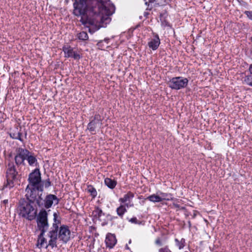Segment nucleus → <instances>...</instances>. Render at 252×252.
I'll use <instances>...</instances> for the list:
<instances>
[{
	"instance_id": "nucleus-37",
	"label": "nucleus",
	"mask_w": 252,
	"mask_h": 252,
	"mask_svg": "<svg viewBox=\"0 0 252 252\" xmlns=\"http://www.w3.org/2000/svg\"><path fill=\"white\" fill-rule=\"evenodd\" d=\"M3 202H4V203H7V202H8V200H4L3 201Z\"/></svg>"
},
{
	"instance_id": "nucleus-20",
	"label": "nucleus",
	"mask_w": 252,
	"mask_h": 252,
	"mask_svg": "<svg viewBox=\"0 0 252 252\" xmlns=\"http://www.w3.org/2000/svg\"><path fill=\"white\" fill-rule=\"evenodd\" d=\"M146 199H148L149 201H150L151 202H152L154 203L161 202V198L160 197L159 193H158L156 194H152V195L148 196L147 197Z\"/></svg>"
},
{
	"instance_id": "nucleus-35",
	"label": "nucleus",
	"mask_w": 252,
	"mask_h": 252,
	"mask_svg": "<svg viewBox=\"0 0 252 252\" xmlns=\"http://www.w3.org/2000/svg\"><path fill=\"white\" fill-rule=\"evenodd\" d=\"M250 73L252 75V63L250 64L249 68Z\"/></svg>"
},
{
	"instance_id": "nucleus-17",
	"label": "nucleus",
	"mask_w": 252,
	"mask_h": 252,
	"mask_svg": "<svg viewBox=\"0 0 252 252\" xmlns=\"http://www.w3.org/2000/svg\"><path fill=\"white\" fill-rule=\"evenodd\" d=\"M100 116L96 115L94 116V119L91 121L88 125V129L91 132L95 131L97 124L99 123Z\"/></svg>"
},
{
	"instance_id": "nucleus-26",
	"label": "nucleus",
	"mask_w": 252,
	"mask_h": 252,
	"mask_svg": "<svg viewBox=\"0 0 252 252\" xmlns=\"http://www.w3.org/2000/svg\"><path fill=\"white\" fill-rule=\"evenodd\" d=\"M77 37L81 40H86L89 38L87 33L85 32H82L77 34Z\"/></svg>"
},
{
	"instance_id": "nucleus-28",
	"label": "nucleus",
	"mask_w": 252,
	"mask_h": 252,
	"mask_svg": "<svg viewBox=\"0 0 252 252\" xmlns=\"http://www.w3.org/2000/svg\"><path fill=\"white\" fill-rule=\"evenodd\" d=\"M158 252H172L168 246H165L158 250Z\"/></svg>"
},
{
	"instance_id": "nucleus-15",
	"label": "nucleus",
	"mask_w": 252,
	"mask_h": 252,
	"mask_svg": "<svg viewBox=\"0 0 252 252\" xmlns=\"http://www.w3.org/2000/svg\"><path fill=\"white\" fill-rule=\"evenodd\" d=\"M133 204L126 203L125 205L121 204L116 209L117 214L122 219L124 214L127 212L126 208L132 207L133 206Z\"/></svg>"
},
{
	"instance_id": "nucleus-13",
	"label": "nucleus",
	"mask_w": 252,
	"mask_h": 252,
	"mask_svg": "<svg viewBox=\"0 0 252 252\" xmlns=\"http://www.w3.org/2000/svg\"><path fill=\"white\" fill-rule=\"evenodd\" d=\"M160 43V39L157 34H154V37L149 41L148 45L153 50H157Z\"/></svg>"
},
{
	"instance_id": "nucleus-24",
	"label": "nucleus",
	"mask_w": 252,
	"mask_h": 252,
	"mask_svg": "<svg viewBox=\"0 0 252 252\" xmlns=\"http://www.w3.org/2000/svg\"><path fill=\"white\" fill-rule=\"evenodd\" d=\"M175 241L176 243V245L178 247V248L180 250L182 249L185 247V239L182 238L180 240H178V239H175Z\"/></svg>"
},
{
	"instance_id": "nucleus-27",
	"label": "nucleus",
	"mask_w": 252,
	"mask_h": 252,
	"mask_svg": "<svg viewBox=\"0 0 252 252\" xmlns=\"http://www.w3.org/2000/svg\"><path fill=\"white\" fill-rule=\"evenodd\" d=\"M244 82L247 85L252 87V75H247L245 77Z\"/></svg>"
},
{
	"instance_id": "nucleus-7",
	"label": "nucleus",
	"mask_w": 252,
	"mask_h": 252,
	"mask_svg": "<svg viewBox=\"0 0 252 252\" xmlns=\"http://www.w3.org/2000/svg\"><path fill=\"white\" fill-rule=\"evenodd\" d=\"M18 173L13 163H9L6 171L7 183L6 187L9 189L14 186V182L18 180Z\"/></svg>"
},
{
	"instance_id": "nucleus-32",
	"label": "nucleus",
	"mask_w": 252,
	"mask_h": 252,
	"mask_svg": "<svg viewBox=\"0 0 252 252\" xmlns=\"http://www.w3.org/2000/svg\"><path fill=\"white\" fill-rule=\"evenodd\" d=\"M155 244L159 246H161L162 243L161 240L159 238H157L155 241Z\"/></svg>"
},
{
	"instance_id": "nucleus-36",
	"label": "nucleus",
	"mask_w": 252,
	"mask_h": 252,
	"mask_svg": "<svg viewBox=\"0 0 252 252\" xmlns=\"http://www.w3.org/2000/svg\"><path fill=\"white\" fill-rule=\"evenodd\" d=\"M103 42H105L107 44H108L109 39V38H105L104 40H102Z\"/></svg>"
},
{
	"instance_id": "nucleus-31",
	"label": "nucleus",
	"mask_w": 252,
	"mask_h": 252,
	"mask_svg": "<svg viewBox=\"0 0 252 252\" xmlns=\"http://www.w3.org/2000/svg\"><path fill=\"white\" fill-rule=\"evenodd\" d=\"M244 14L247 15L249 19L252 20V11H245Z\"/></svg>"
},
{
	"instance_id": "nucleus-9",
	"label": "nucleus",
	"mask_w": 252,
	"mask_h": 252,
	"mask_svg": "<svg viewBox=\"0 0 252 252\" xmlns=\"http://www.w3.org/2000/svg\"><path fill=\"white\" fill-rule=\"evenodd\" d=\"M189 82L187 78L182 76L175 77L171 79L168 83V86L173 90H180L186 88Z\"/></svg>"
},
{
	"instance_id": "nucleus-12",
	"label": "nucleus",
	"mask_w": 252,
	"mask_h": 252,
	"mask_svg": "<svg viewBox=\"0 0 252 252\" xmlns=\"http://www.w3.org/2000/svg\"><path fill=\"white\" fill-rule=\"evenodd\" d=\"M62 50L64 52L65 58H72L76 60H79L81 58V56L78 52L74 51L73 48L70 46L64 45L63 47Z\"/></svg>"
},
{
	"instance_id": "nucleus-21",
	"label": "nucleus",
	"mask_w": 252,
	"mask_h": 252,
	"mask_svg": "<svg viewBox=\"0 0 252 252\" xmlns=\"http://www.w3.org/2000/svg\"><path fill=\"white\" fill-rule=\"evenodd\" d=\"M159 194L160 195V197L161 198V200L162 201L163 200H172L173 199V197H172V195L171 193H165L162 192H159Z\"/></svg>"
},
{
	"instance_id": "nucleus-10",
	"label": "nucleus",
	"mask_w": 252,
	"mask_h": 252,
	"mask_svg": "<svg viewBox=\"0 0 252 252\" xmlns=\"http://www.w3.org/2000/svg\"><path fill=\"white\" fill-rule=\"evenodd\" d=\"M38 191H40V190L36 189L35 188L30 187V185L27 187L26 196L30 202H35L37 204V200L39 197L41 198L42 194L39 195L37 193Z\"/></svg>"
},
{
	"instance_id": "nucleus-4",
	"label": "nucleus",
	"mask_w": 252,
	"mask_h": 252,
	"mask_svg": "<svg viewBox=\"0 0 252 252\" xmlns=\"http://www.w3.org/2000/svg\"><path fill=\"white\" fill-rule=\"evenodd\" d=\"M19 215L29 220H32L36 216V211L28 202H24L19 207Z\"/></svg>"
},
{
	"instance_id": "nucleus-18",
	"label": "nucleus",
	"mask_w": 252,
	"mask_h": 252,
	"mask_svg": "<svg viewBox=\"0 0 252 252\" xmlns=\"http://www.w3.org/2000/svg\"><path fill=\"white\" fill-rule=\"evenodd\" d=\"M22 133L21 132V129L18 130V128H16V130L14 132H11L10 133V136L13 139H18L21 142H23V139L22 138Z\"/></svg>"
},
{
	"instance_id": "nucleus-14",
	"label": "nucleus",
	"mask_w": 252,
	"mask_h": 252,
	"mask_svg": "<svg viewBox=\"0 0 252 252\" xmlns=\"http://www.w3.org/2000/svg\"><path fill=\"white\" fill-rule=\"evenodd\" d=\"M105 242L107 247L112 249L116 245L117 239L114 234L108 233L106 235Z\"/></svg>"
},
{
	"instance_id": "nucleus-5",
	"label": "nucleus",
	"mask_w": 252,
	"mask_h": 252,
	"mask_svg": "<svg viewBox=\"0 0 252 252\" xmlns=\"http://www.w3.org/2000/svg\"><path fill=\"white\" fill-rule=\"evenodd\" d=\"M37 226L40 233H45L49 228L47 212L42 209L39 212L36 218Z\"/></svg>"
},
{
	"instance_id": "nucleus-33",
	"label": "nucleus",
	"mask_w": 252,
	"mask_h": 252,
	"mask_svg": "<svg viewBox=\"0 0 252 252\" xmlns=\"http://www.w3.org/2000/svg\"><path fill=\"white\" fill-rule=\"evenodd\" d=\"M103 41L102 40H100L97 43V45L99 48H100L101 49H102L103 48Z\"/></svg>"
},
{
	"instance_id": "nucleus-8",
	"label": "nucleus",
	"mask_w": 252,
	"mask_h": 252,
	"mask_svg": "<svg viewBox=\"0 0 252 252\" xmlns=\"http://www.w3.org/2000/svg\"><path fill=\"white\" fill-rule=\"evenodd\" d=\"M59 202V199L55 195L50 194L46 195L44 199L39 197L37 200V205L39 207L49 209L52 207L54 203L57 205Z\"/></svg>"
},
{
	"instance_id": "nucleus-19",
	"label": "nucleus",
	"mask_w": 252,
	"mask_h": 252,
	"mask_svg": "<svg viewBox=\"0 0 252 252\" xmlns=\"http://www.w3.org/2000/svg\"><path fill=\"white\" fill-rule=\"evenodd\" d=\"M117 181L112 180L109 178H106L104 179V184L110 189H113L115 188L117 185Z\"/></svg>"
},
{
	"instance_id": "nucleus-2",
	"label": "nucleus",
	"mask_w": 252,
	"mask_h": 252,
	"mask_svg": "<svg viewBox=\"0 0 252 252\" xmlns=\"http://www.w3.org/2000/svg\"><path fill=\"white\" fill-rule=\"evenodd\" d=\"M53 217L54 222L47 234V236L49 238L48 244L46 239L44 237L45 233H40L38 236L37 246L39 248L45 247L47 249L48 247H50L53 249L57 247L58 231L59 224L61 223V221L57 220L58 216L56 213H54Z\"/></svg>"
},
{
	"instance_id": "nucleus-40",
	"label": "nucleus",
	"mask_w": 252,
	"mask_h": 252,
	"mask_svg": "<svg viewBox=\"0 0 252 252\" xmlns=\"http://www.w3.org/2000/svg\"><path fill=\"white\" fill-rule=\"evenodd\" d=\"M126 248L127 249H129V248L128 247V246H127V245L126 246Z\"/></svg>"
},
{
	"instance_id": "nucleus-1",
	"label": "nucleus",
	"mask_w": 252,
	"mask_h": 252,
	"mask_svg": "<svg viewBox=\"0 0 252 252\" xmlns=\"http://www.w3.org/2000/svg\"><path fill=\"white\" fill-rule=\"evenodd\" d=\"M109 2L110 0H74L73 14L81 16L80 21L84 26H94L89 29V32L93 33L101 27L99 24L109 21V16L114 12L115 6Z\"/></svg>"
},
{
	"instance_id": "nucleus-34",
	"label": "nucleus",
	"mask_w": 252,
	"mask_h": 252,
	"mask_svg": "<svg viewBox=\"0 0 252 252\" xmlns=\"http://www.w3.org/2000/svg\"><path fill=\"white\" fill-rule=\"evenodd\" d=\"M173 206H174L175 208H178V209H184L183 207L181 208V207H180L179 204L173 203Z\"/></svg>"
},
{
	"instance_id": "nucleus-16",
	"label": "nucleus",
	"mask_w": 252,
	"mask_h": 252,
	"mask_svg": "<svg viewBox=\"0 0 252 252\" xmlns=\"http://www.w3.org/2000/svg\"><path fill=\"white\" fill-rule=\"evenodd\" d=\"M134 196V194L131 191H128L127 193L125 194L123 197L119 199V201L125 204L126 203L133 204L131 203L132 199Z\"/></svg>"
},
{
	"instance_id": "nucleus-38",
	"label": "nucleus",
	"mask_w": 252,
	"mask_h": 252,
	"mask_svg": "<svg viewBox=\"0 0 252 252\" xmlns=\"http://www.w3.org/2000/svg\"><path fill=\"white\" fill-rule=\"evenodd\" d=\"M107 223V222H103L102 225H104L106 224Z\"/></svg>"
},
{
	"instance_id": "nucleus-25",
	"label": "nucleus",
	"mask_w": 252,
	"mask_h": 252,
	"mask_svg": "<svg viewBox=\"0 0 252 252\" xmlns=\"http://www.w3.org/2000/svg\"><path fill=\"white\" fill-rule=\"evenodd\" d=\"M87 191L90 193L91 195L94 198L97 195V191L92 186L90 185L87 187Z\"/></svg>"
},
{
	"instance_id": "nucleus-6",
	"label": "nucleus",
	"mask_w": 252,
	"mask_h": 252,
	"mask_svg": "<svg viewBox=\"0 0 252 252\" xmlns=\"http://www.w3.org/2000/svg\"><path fill=\"white\" fill-rule=\"evenodd\" d=\"M28 181L30 187L35 188L40 191H43V185L41 184V174L39 169H35L29 174Z\"/></svg>"
},
{
	"instance_id": "nucleus-3",
	"label": "nucleus",
	"mask_w": 252,
	"mask_h": 252,
	"mask_svg": "<svg viewBox=\"0 0 252 252\" xmlns=\"http://www.w3.org/2000/svg\"><path fill=\"white\" fill-rule=\"evenodd\" d=\"M15 161L17 165H25V160L26 159L29 165L35 166L37 163V160L34 154L29 150L22 148H18L16 150V154L14 158Z\"/></svg>"
},
{
	"instance_id": "nucleus-22",
	"label": "nucleus",
	"mask_w": 252,
	"mask_h": 252,
	"mask_svg": "<svg viewBox=\"0 0 252 252\" xmlns=\"http://www.w3.org/2000/svg\"><path fill=\"white\" fill-rule=\"evenodd\" d=\"M93 214L100 220H101L102 216H104V213L102 212V210L98 207H95V209L93 212Z\"/></svg>"
},
{
	"instance_id": "nucleus-39",
	"label": "nucleus",
	"mask_w": 252,
	"mask_h": 252,
	"mask_svg": "<svg viewBox=\"0 0 252 252\" xmlns=\"http://www.w3.org/2000/svg\"><path fill=\"white\" fill-rule=\"evenodd\" d=\"M131 240H130L129 241V242H128V243H129V244H130V243H131Z\"/></svg>"
},
{
	"instance_id": "nucleus-29",
	"label": "nucleus",
	"mask_w": 252,
	"mask_h": 252,
	"mask_svg": "<svg viewBox=\"0 0 252 252\" xmlns=\"http://www.w3.org/2000/svg\"><path fill=\"white\" fill-rule=\"evenodd\" d=\"M129 221L130 222H131V223H135V224H140L141 223V222L138 220L137 219V218L136 217H133V218H131Z\"/></svg>"
},
{
	"instance_id": "nucleus-30",
	"label": "nucleus",
	"mask_w": 252,
	"mask_h": 252,
	"mask_svg": "<svg viewBox=\"0 0 252 252\" xmlns=\"http://www.w3.org/2000/svg\"><path fill=\"white\" fill-rule=\"evenodd\" d=\"M42 185L43 187L44 186L46 188H49L51 186V182L50 180L48 179V180L44 181Z\"/></svg>"
},
{
	"instance_id": "nucleus-23",
	"label": "nucleus",
	"mask_w": 252,
	"mask_h": 252,
	"mask_svg": "<svg viewBox=\"0 0 252 252\" xmlns=\"http://www.w3.org/2000/svg\"><path fill=\"white\" fill-rule=\"evenodd\" d=\"M168 0H149V2L151 4H153V6L156 5H162L165 2H167Z\"/></svg>"
},
{
	"instance_id": "nucleus-11",
	"label": "nucleus",
	"mask_w": 252,
	"mask_h": 252,
	"mask_svg": "<svg viewBox=\"0 0 252 252\" xmlns=\"http://www.w3.org/2000/svg\"><path fill=\"white\" fill-rule=\"evenodd\" d=\"M58 237L60 240L63 241L64 243H66L70 238V231L68 227L65 225H62L60 227H59Z\"/></svg>"
}]
</instances>
